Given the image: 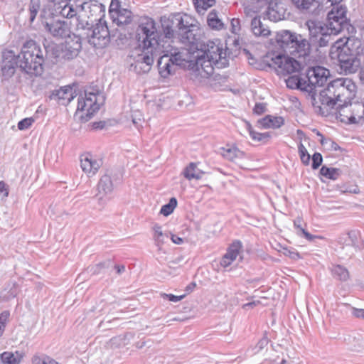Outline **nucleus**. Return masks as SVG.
Returning a JSON list of instances; mask_svg holds the SVG:
<instances>
[{
	"mask_svg": "<svg viewBox=\"0 0 364 364\" xmlns=\"http://www.w3.org/2000/svg\"><path fill=\"white\" fill-rule=\"evenodd\" d=\"M195 61L193 62L191 68L195 70L198 75L202 77H208L213 73V65L218 68L222 67L220 62H215L212 58H207L204 55H197L194 57Z\"/></svg>",
	"mask_w": 364,
	"mask_h": 364,
	"instance_id": "f3484780",
	"label": "nucleus"
},
{
	"mask_svg": "<svg viewBox=\"0 0 364 364\" xmlns=\"http://www.w3.org/2000/svg\"><path fill=\"white\" fill-rule=\"evenodd\" d=\"M356 85L349 78H337L319 92L317 107L322 115L335 114L336 118L346 124H356L353 115L351 100L355 97Z\"/></svg>",
	"mask_w": 364,
	"mask_h": 364,
	"instance_id": "f257e3e1",
	"label": "nucleus"
},
{
	"mask_svg": "<svg viewBox=\"0 0 364 364\" xmlns=\"http://www.w3.org/2000/svg\"><path fill=\"white\" fill-rule=\"evenodd\" d=\"M222 156L230 160L233 161L236 158H240L243 155V152L240 151L237 148L221 149Z\"/></svg>",
	"mask_w": 364,
	"mask_h": 364,
	"instance_id": "37998d69",
	"label": "nucleus"
},
{
	"mask_svg": "<svg viewBox=\"0 0 364 364\" xmlns=\"http://www.w3.org/2000/svg\"><path fill=\"white\" fill-rule=\"evenodd\" d=\"M331 76L329 70L321 67L305 68L304 71V79L306 85H309L307 92L311 95L312 104L317 107L318 102L316 99V88L322 87L326 83L328 78Z\"/></svg>",
	"mask_w": 364,
	"mask_h": 364,
	"instance_id": "1a4fd4ad",
	"label": "nucleus"
},
{
	"mask_svg": "<svg viewBox=\"0 0 364 364\" xmlns=\"http://www.w3.org/2000/svg\"><path fill=\"white\" fill-rule=\"evenodd\" d=\"M110 265V261H105L100 262L94 266L89 267L88 270L93 274H98L102 272V269L108 268Z\"/></svg>",
	"mask_w": 364,
	"mask_h": 364,
	"instance_id": "3c124183",
	"label": "nucleus"
},
{
	"mask_svg": "<svg viewBox=\"0 0 364 364\" xmlns=\"http://www.w3.org/2000/svg\"><path fill=\"white\" fill-rule=\"evenodd\" d=\"M153 230L154 231V239L155 245L158 247L159 250H161L162 245L165 243L166 239L168 238V235L162 232L161 227L159 224H155Z\"/></svg>",
	"mask_w": 364,
	"mask_h": 364,
	"instance_id": "ea45409f",
	"label": "nucleus"
},
{
	"mask_svg": "<svg viewBox=\"0 0 364 364\" xmlns=\"http://www.w3.org/2000/svg\"><path fill=\"white\" fill-rule=\"evenodd\" d=\"M246 124H247V130H248V132H249V134H250V135L251 138H252L254 141H259V135H260V133L255 132V131L252 129V127L251 124H250L249 122H247V123H246Z\"/></svg>",
	"mask_w": 364,
	"mask_h": 364,
	"instance_id": "e2e57ef3",
	"label": "nucleus"
},
{
	"mask_svg": "<svg viewBox=\"0 0 364 364\" xmlns=\"http://www.w3.org/2000/svg\"><path fill=\"white\" fill-rule=\"evenodd\" d=\"M284 255L292 259H298L300 258L299 253L295 251L294 249L284 248Z\"/></svg>",
	"mask_w": 364,
	"mask_h": 364,
	"instance_id": "bf43d9fd",
	"label": "nucleus"
},
{
	"mask_svg": "<svg viewBox=\"0 0 364 364\" xmlns=\"http://www.w3.org/2000/svg\"><path fill=\"white\" fill-rule=\"evenodd\" d=\"M352 314L356 318H364V309L352 307Z\"/></svg>",
	"mask_w": 364,
	"mask_h": 364,
	"instance_id": "338daca9",
	"label": "nucleus"
},
{
	"mask_svg": "<svg viewBox=\"0 0 364 364\" xmlns=\"http://www.w3.org/2000/svg\"><path fill=\"white\" fill-rule=\"evenodd\" d=\"M298 150L301 162L308 166L310 163L311 156L302 143L299 144Z\"/></svg>",
	"mask_w": 364,
	"mask_h": 364,
	"instance_id": "09e8293b",
	"label": "nucleus"
},
{
	"mask_svg": "<svg viewBox=\"0 0 364 364\" xmlns=\"http://www.w3.org/2000/svg\"><path fill=\"white\" fill-rule=\"evenodd\" d=\"M33 364H58L54 359L46 355H43L42 356L35 355L32 358Z\"/></svg>",
	"mask_w": 364,
	"mask_h": 364,
	"instance_id": "8fccbe9b",
	"label": "nucleus"
},
{
	"mask_svg": "<svg viewBox=\"0 0 364 364\" xmlns=\"http://www.w3.org/2000/svg\"><path fill=\"white\" fill-rule=\"evenodd\" d=\"M302 219L299 217L294 220V225L297 229V234L301 235V230H305L301 227Z\"/></svg>",
	"mask_w": 364,
	"mask_h": 364,
	"instance_id": "69168bd1",
	"label": "nucleus"
},
{
	"mask_svg": "<svg viewBox=\"0 0 364 364\" xmlns=\"http://www.w3.org/2000/svg\"><path fill=\"white\" fill-rule=\"evenodd\" d=\"M351 107L356 124L359 123L364 118V103L358 101L351 102Z\"/></svg>",
	"mask_w": 364,
	"mask_h": 364,
	"instance_id": "79ce46f5",
	"label": "nucleus"
},
{
	"mask_svg": "<svg viewBox=\"0 0 364 364\" xmlns=\"http://www.w3.org/2000/svg\"><path fill=\"white\" fill-rule=\"evenodd\" d=\"M22 358V353L18 351H6L0 354V364H19Z\"/></svg>",
	"mask_w": 364,
	"mask_h": 364,
	"instance_id": "c9c22d12",
	"label": "nucleus"
},
{
	"mask_svg": "<svg viewBox=\"0 0 364 364\" xmlns=\"http://www.w3.org/2000/svg\"><path fill=\"white\" fill-rule=\"evenodd\" d=\"M292 4L300 10L308 11L312 14H318L322 8V0H291Z\"/></svg>",
	"mask_w": 364,
	"mask_h": 364,
	"instance_id": "c85d7f7f",
	"label": "nucleus"
},
{
	"mask_svg": "<svg viewBox=\"0 0 364 364\" xmlns=\"http://www.w3.org/2000/svg\"><path fill=\"white\" fill-rule=\"evenodd\" d=\"M339 242L343 250L346 249L348 255H353L355 252L363 247V241L358 230H350L344 237H340Z\"/></svg>",
	"mask_w": 364,
	"mask_h": 364,
	"instance_id": "a211bd4d",
	"label": "nucleus"
},
{
	"mask_svg": "<svg viewBox=\"0 0 364 364\" xmlns=\"http://www.w3.org/2000/svg\"><path fill=\"white\" fill-rule=\"evenodd\" d=\"M119 179L118 174L112 169L106 170L105 173L101 176L97 186V193L95 197L98 200L100 205L104 207L107 203L105 198L111 194L114 190V182Z\"/></svg>",
	"mask_w": 364,
	"mask_h": 364,
	"instance_id": "ddd939ff",
	"label": "nucleus"
},
{
	"mask_svg": "<svg viewBox=\"0 0 364 364\" xmlns=\"http://www.w3.org/2000/svg\"><path fill=\"white\" fill-rule=\"evenodd\" d=\"M41 7L40 0H30L28 4V12H29V21L33 23L36 19V17L39 12Z\"/></svg>",
	"mask_w": 364,
	"mask_h": 364,
	"instance_id": "c03bdc74",
	"label": "nucleus"
},
{
	"mask_svg": "<svg viewBox=\"0 0 364 364\" xmlns=\"http://www.w3.org/2000/svg\"><path fill=\"white\" fill-rule=\"evenodd\" d=\"M121 8V3L119 0H112L109 6V12L112 16H114V15L118 12L122 10Z\"/></svg>",
	"mask_w": 364,
	"mask_h": 364,
	"instance_id": "864d4df0",
	"label": "nucleus"
},
{
	"mask_svg": "<svg viewBox=\"0 0 364 364\" xmlns=\"http://www.w3.org/2000/svg\"><path fill=\"white\" fill-rule=\"evenodd\" d=\"M154 43L158 45L161 53H166L171 58L172 61L176 66H186L188 63V67L192 66L193 60H192V54L186 48H178L170 42L160 41H154Z\"/></svg>",
	"mask_w": 364,
	"mask_h": 364,
	"instance_id": "9b49d317",
	"label": "nucleus"
},
{
	"mask_svg": "<svg viewBox=\"0 0 364 364\" xmlns=\"http://www.w3.org/2000/svg\"><path fill=\"white\" fill-rule=\"evenodd\" d=\"M34 122L32 117L25 118L18 123V128L19 130H25L28 129Z\"/></svg>",
	"mask_w": 364,
	"mask_h": 364,
	"instance_id": "6e6d98bb",
	"label": "nucleus"
},
{
	"mask_svg": "<svg viewBox=\"0 0 364 364\" xmlns=\"http://www.w3.org/2000/svg\"><path fill=\"white\" fill-rule=\"evenodd\" d=\"M43 9H48L53 11L52 13H53V16L59 18L63 17L71 18L76 16L77 14V11L70 3L60 5L57 4L56 6H51V4H48L45 6Z\"/></svg>",
	"mask_w": 364,
	"mask_h": 364,
	"instance_id": "bb28decb",
	"label": "nucleus"
},
{
	"mask_svg": "<svg viewBox=\"0 0 364 364\" xmlns=\"http://www.w3.org/2000/svg\"><path fill=\"white\" fill-rule=\"evenodd\" d=\"M284 120L282 117H274L267 115L257 121V123L262 128H279L284 124Z\"/></svg>",
	"mask_w": 364,
	"mask_h": 364,
	"instance_id": "f704fd0d",
	"label": "nucleus"
},
{
	"mask_svg": "<svg viewBox=\"0 0 364 364\" xmlns=\"http://www.w3.org/2000/svg\"><path fill=\"white\" fill-rule=\"evenodd\" d=\"M183 22H185V18L179 14L174 15L171 18L164 20L161 23V27L164 34V38L166 40H161L158 36H156V39L168 41L170 42V43H173V40L178 37V31H180V26L183 25ZM156 35H158L157 33Z\"/></svg>",
	"mask_w": 364,
	"mask_h": 364,
	"instance_id": "dca6fc26",
	"label": "nucleus"
},
{
	"mask_svg": "<svg viewBox=\"0 0 364 364\" xmlns=\"http://www.w3.org/2000/svg\"><path fill=\"white\" fill-rule=\"evenodd\" d=\"M204 172L199 170L194 163H191L183 171V175L188 180L200 179Z\"/></svg>",
	"mask_w": 364,
	"mask_h": 364,
	"instance_id": "e433bc0d",
	"label": "nucleus"
},
{
	"mask_svg": "<svg viewBox=\"0 0 364 364\" xmlns=\"http://www.w3.org/2000/svg\"><path fill=\"white\" fill-rule=\"evenodd\" d=\"M270 67H274L279 75H294L304 73L305 67L294 58L277 55L271 59Z\"/></svg>",
	"mask_w": 364,
	"mask_h": 364,
	"instance_id": "f8f14e48",
	"label": "nucleus"
},
{
	"mask_svg": "<svg viewBox=\"0 0 364 364\" xmlns=\"http://www.w3.org/2000/svg\"><path fill=\"white\" fill-rule=\"evenodd\" d=\"M157 66L160 75L164 78H166L168 76L173 75L177 68L176 64L166 53H163V55L159 58Z\"/></svg>",
	"mask_w": 364,
	"mask_h": 364,
	"instance_id": "a878e982",
	"label": "nucleus"
},
{
	"mask_svg": "<svg viewBox=\"0 0 364 364\" xmlns=\"http://www.w3.org/2000/svg\"><path fill=\"white\" fill-rule=\"evenodd\" d=\"M275 40L281 50L294 57H308L312 49V44L304 36L288 30L278 32Z\"/></svg>",
	"mask_w": 364,
	"mask_h": 364,
	"instance_id": "39448f33",
	"label": "nucleus"
},
{
	"mask_svg": "<svg viewBox=\"0 0 364 364\" xmlns=\"http://www.w3.org/2000/svg\"><path fill=\"white\" fill-rule=\"evenodd\" d=\"M326 25L328 26V28L332 31L333 35L338 34L345 29L348 30V26H350L348 20L336 16L333 11L328 13Z\"/></svg>",
	"mask_w": 364,
	"mask_h": 364,
	"instance_id": "393cba45",
	"label": "nucleus"
},
{
	"mask_svg": "<svg viewBox=\"0 0 364 364\" xmlns=\"http://www.w3.org/2000/svg\"><path fill=\"white\" fill-rule=\"evenodd\" d=\"M0 193L5 197L9 195L8 186L4 181H0Z\"/></svg>",
	"mask_w": 364,
	"mask_h": 364,
	"instance_id": "774afa93",
	"label": "nucleus"
},
{
	"mask_svg": "<svg viewBox=\"0 0 364 364\" xmlns=\"http://www.w3.org/2000/svg\"><path fill=\"white\" fill-rule=\"evenodd\" d=\"M76 30L79 32L83 38L96 48H102L107 46L110 41V34L105 21H100L95 26L88 21L84 23L79 20V17L76 19Z\"/></svg>",
	"mask_w": 364,
	"mask_h": 364,
	"instance_id": "423d86ee",
	"label": "nucleus"
},
{
	"mask_svg": "<svg viewBox=\"0 0 364 364\" xmlns=\"http://www.w3.org/2000/svg\"><path fill=\"white\" fill-rule=\"evenodd\" d=\"M156 28L154 21L149 17H143L139 20L135 38L139 47H142V53L138 55L134 63H145V70H150L154 63V56L160 54L159 48L154 41L156 39Z\"/></svg>",
	"mask_w": 364,
	"mask_h": 364,
	"instance_id": "f03ea898",
	"label": "nucleus"
},
{
	"mask_svg": "<svg viewBox=\"0 0 364 364\" xmlns=\"http://www.w3.org/2000/svg\"><path fill=\"white\" fill-rule=\"evenodd\" d=\"M285 81L287 86L291 89H299L307 92L308 87H309L306 85L304 79V73L291 75Z\"/></svg>",
	"mask_w": 364,
	"mask_h": 364,
	"instance_id": "2f4dec72",
	"label": "nucleus"
},
{
	"mask_svg": "<svg viewBox=\"0 0 364 364\" xmlns=\"http://www.w3.org/2000/svg\"><path fill=\"white\" fill-rule=\"evenodd\" d=\"M194 6L198 12L207 10L215 4V0H193Z\"/></svg>",
	"mask_w": 364,
	"mask_h": 364,
	"instance_id": "49530a36",
	"label": "nucleus"
},
{
	"mask_svg": "<svg viewBox=\"0 0 364 364\" xmlns=\"http://www.w3.org/2000/svg\"><path fill=\"white\" fill-rule=\"evenodd\" d=\"M337 50L338 61L345 74L355 73L362 66V60H364V42L360 39L348 38Z\"/></svg>",
	"mask_w": 364,
	"mask_h": 364,
	"instance_id": "7ed1b4c3",
	"label": "nucleus"
},
{
	"mask_svg": "<svg viewBox=\"0 0 364 364\" xmlns=\"http://www.w3.org/2000/svg\"><path fill=\"white\" fill-rule=\"evenodd\" d=\"M344 341L348 348L354 352L360 353L364 350V340L358 333H353L347 336Z\"/></svg>",
	"mask_w": 364,
	"mask_h": 364,
	"instance_id": "7c9ffc66",
	"label": "nucleus"
},
{
	"mask_svg": "<svg viewBox=\"0 0 364 364\" xmlns=\"http://www.w3.org/2000/svg\"><path fill=\"white\" fill-rule=\"evenodd\" d=\"M333 6L332 9L330 11H333L336 16L342 17L345 20H348L346 17L347 8L343 4L338 3L336 4H331Z\"/></svg>",
	"mask_w": 364,
	"mask_h": 364,
	"instance_id": "de8ad7c7",
	"label": "nucleus"
},
{
	"mask_svg": "<svg viewBox=\"0 0 364 364\" xmlns=\"http://www.w3.org/2000/svg\"><path fill=\"white\" fill-rule=\"evenodd\" d=\"M102 166V160L96 159L90 153H85L80 156L81 168L89 177L95 176Z\"/></svg>",
	"mask_w": 364,
	"mask_h": 364,
	"instance_id": "412c9836",
	"label": "nucleus"
},
{
	"mask_svg": "<svg viewBox=\"0 0 364 364\" xmlns=\"http://www.w3.org/2000/svg\"><path fill=\"white\" fill-rule=\"evenodd\" d=\"M81 43L80 40L67 41L65 43H61V55L60 63H63L65 61L70 60L76 58L80 50H81Z\"/></svg>",
	"mask_w": 364,
	"mask_h": 364,
	"instance_id": "5701e85b",
	"label": "nucleus"
},
{
	"mask_svg": "<svg viewBox=\"0 0 364 364\" xmlns=\"http://www.w3.org/2000/svg\"><path fill=\"white\" fill-rule=\"evenodd\" d=\"M10 316V313L8 311H4L0 314V338L2 336L6 323L9 320V317Z\"/></svg>",
	"mask_w": 364,
	"mask_h": 364,
	"instance_id": "603ef678",
	"label": "nucleus"
},
{
	"mask_svg": "<svg viewBox=\"0 0 364 364\" xmlns=\"http://www.w3.org/2000/svg\"><path fill=\"white\" fill-rule=\"evenodd\" d=\"M188 16H185V22L180 26L178 31V38L183 43L194 45L197 43L198 28L196 26L189 23L187 21Z\"/></svg>",
	"mask_w": 364,
	"mask_h": 364,
	"instance_id": "4be33fe9",
	"label": "nucleus"
},
{
	"mask_svg": "<svg viewBox=\"0 0 364 364\" xmlns=\"http://www.w3.org/2000/svg\"><path fill=\"white\" fill-rule=\"evenodd\" d=\"M242 248V243L240 241L234 242L228 249L227 252L224 255L220 260V265L227 267L235 261L240 254Z\"/></svg>",
	"mask_w": 364,
	"mask_h": 364,
	"instance_id": "cd10ccee",
	"label": "nucleus"
},
{
	"mask_svg": "<svg viewBox=\"0 0 364 364\" xmlns=\"http://www.w3.org/2000/svg\"><path fill=\"white\" fill-rule=\"evenodd\" d=\"M145 63H134L131 64V70H133L137 74L146 73L149 70H145Z\"/></svg>",
	"mask_w": 364,
	"mask_h": 364,
	"instance_id": "4d7b16f0",
	"label": "nucleus"
},
{
	"mask_svg": "<svg viewBox=\"0 0 364 364\" xmlns=\"http://www.w3.org/2000/svg\"><path fill=\"white\" fill-rule=\"evenodd\" d=\"M20 70L31 76H40L43 72L44 54L34 41L23 43L21 53L16 55Z\"/></svg>",
	"mask_w": 364,
	"mask_h": 364,
	"instance_id": "20e7f679",
	"label": "nucleus"
},
{
	"mask_svg": "<svg viewBox=\"0 0 364 364\" xmlns=\"http://www.w3.org/2000/svg\"><path fill=\"white\" fill-rule=\"evenodd\" d=\"M207 23L208 26L216 30H220L224 28V24L222 21L218 18L217 12L213 10L210 11L207 17Z\"/></svg>",
	"mask_w": 364,
	"mask_h": 364,
	"instance_id": "a19ab883",
	"label": "nucleus"
},
{
	"mask_svg": "<svg viewBox=\"0 0 364 364\" xmlns=\"http://www.w3.org/2000/svg\"><path fill=\"white\" fill-rule=\"evenodd\" d=\"M202 50L203 55L212 58L215 62H220L221 66H225L228 64L226 51H223V48L215 42L208 41L207 44L203 45Z\"/></svg>",
	"mask_w": 364,
	"mask_h": 364,
	"instance_id": "6ab92c4d",
	"label": "nucleus"
},
{
	"mask_svg": "<svg viewBox=\"0 0 364 364\" xmlns=\"http://www.w3.org/2000/svg\"><path fill=\"white\" fill-rule=\"evenodd\" d=\"M51 12L53 11L48 9H43L41 11L40 18L44 29L56 38L69 37L70 28L68 22L53 16Z\"/></svg>",
	"mask_w": 364,
	"mask_h": 364,
	"instance_id": "6e6552de",
	"label": "nucleus"
},
{
	"mask_svg": "<svg viewBox=\"0 0 364 364\" xmlns=\"http://www.w3.org/2000/svg\"><path fill=\"white\" fill-rule=\"evenodd\" d=\"M144 16H142V18ZM112 18L113 22L116 23L118 26H124L136 21L139 23V20L141 17L138 18L137 16H132L131 11L124 9L120 11H118L114 16H112Z\"/></svg>",
	"mask_w": 364,
	"mask_h": 364,
	"instance_id": "c756f323",
	"label": "nucleus"
},
{
	"mask_svg": "<svg viewBox=\"0 0 364 364\" xmlns=\"http://www.w3.org/2000/svg\"><path fill=\"white\" fill-rule=\"evenodd\" d=\"M44 48V62L48 61L53 64L60 63L62 48L61 43L57 44L53 42L46 41L43 43Z\"/></svg>",
	"mask_w": 364,
	"mask_h": 364,
	"instance_id": "b1692460",
	"label": "nucleus"
},
{
	"mask_svg": "<svg viewBox=\"0 0 364 364\" xmlns=\"http://www.w3.org/2000/svg\"><path fill=\"white\" fill-rule=\"evenodd\" d=\"M105 97L97 87H90L87 88L84 95H80L77 100V113L79 111L85 112V116L81 118L88 121L97 112L101 105L105 102Z\"/></svg>",
	"mask_w": 364,
	"mask_h": 364,
	"instance_id": "0eeeda50",
	"label": "nucleus"
},
{
	"mask_svg": "<svg viewBox=\"0 0 364 364\" xmlns=\"http://www.w3.org/2000/svg\"><path fill=\"white\" fill-rule=\"evenodd\" d=\"M240 30V21L239 18H232L231 20V31L233 33H237Z\"/></svg>",
	"mask_w": 364,
	"mask_h": 364,
	"instance_id": "680f3d73",
	"label": "nucleus"
},
{
	"mask_svg": "<svg viewBox=\"0 0 364 364\" xmlns=\"http://www.w3.org/2000/svg\"><path fill=\"white\" fill-rule=\"evenodd\" d=\"M331 273L336 279L341 282H346L350 278L348 270L345 267L340 264L333 266Z\"/></svg>",
	"mask_w": 364,
	"mask_h": 364,
	"instance_id": "4c0bfd02",
	"label": "nucleus"
},
{
	"mask_svg": "<svg viewBox=\"0 0 364 364\" xmlns=\"http://www.w3.org/2000/svg\"><path fill=\"white\" fill-rule=\"evenodd\" d=\"M161 296L163 299H168L170 301L178 302V301L182 300L185 297V295L183 294V295H181V296H175L171 294H166V293H161Z\"/></svg>",
	"mask_w": 364,
	"mask_h": 364,
	"instance_id": "13d9d810",
	"label": "nucleus"
},
{
	"mask_svg": "<svg viewBox=\"0 0 364 364\" xmlns=\"http://www.w3.org/2000/svg\"><path fill=\"white\" fill-rule=\"evenodd\" d=\"M177 205V200L176 198H171L170 200H169V202L166 204V205H164L161 208V210H160V213L162 214L164 216H168L170 214H171L175 208L176 207Z\"/></svg>",
	"mask_w": 364,
	"mask_h": 364,
	"instance_id": "a18cd8bd",
	"label": "nucleus"
},
{
	"mask_svg": "<svg viewBox=\"0 0 364 364\" xmlns=\"http://www.w3.org/2000/svg\"><path fill=\"white\" fill-rule=\"evenodd\" d=\"M251 31L255 36L266 37L270 34V30L261 21L259 17H255L251 20Z\"/></svg>",
	"mask_w": 364,
	"mask_h": 364,
	"instance_id": "473e14b6",
	"label": "nucleus"
},
{
	"mask_svg": "<svg viewBox=\"0 0 364 364\" xmlns=\"http://www.w3.org/2000/svg\"><path fill=\"white\" fill-rule=\"evenodd\" d=\"M264 5H267L265 16L270 21L277 22L284 18L286 8L282 2L278 0H264Z\"/></svg>",
	"mask_w": 364,
	"mask_h": 364,
	"instance_id": "aec40b11",
	"label": "nucleus"
},
{
	"mask_svg": "<svg viewBox=\"0 0 364 364\" xmlns=\"http://www.w3.org/2000/svg\"><path fill=\"white\" fill-rule=\"evenodd\" d=\"M266 110V106L264 103H257L254 107V112L257 114L264 113Z\"/></svg>",
	"mask_w": 364,
	"mask_h": 364,
	"instance_id": "0e129e2a",
	"label": "nucleus"
},
{
	"mask_svg": "<svg viewBox=\"0 0 364 364\" xmlns=\"http://www.w3.org/2000/svg\"><path fill=\"white\" fill-rule=\"evenodd\" d=\"M82 12L80 17L90 18L92 23L94 21H103L105 13V6L97 0H88L84 1L80 6Z\"/></svg>",
	"mask_w": 364,
	"mask_h": 364,
	"instance_id": "2eb2a0df",
	"label": "nucleus"
},
{
	"mask_svg": "<svg viewBox=\"0 0 364 364\" xmlns=\"http://www.w3.org/2000/svg\"><path fill=\"white\" fill-rule=\"evenodd\" d=\"M16 68H19V63L14 52L13 50L4 51L0 73V80L3 85L8 82L14 76Z\"/></svg>",
	"mask_w": 364,
	"mask_h": 364,
	"instance_id": "4468645a",
	"label": "nucleus"
},
{
	"mask_svg": "<svg viewBox=\"0 0 364 364\" xmlns=\"http://www.w3.org/2000/svg\"><path fill=\"white\" fill-rule=\"evenodd\" d=\"M51 97L57 98L62 105H66L73 99V89L70 87H61L53 92Z\"/></svg>",
	"mask_w": 364,
	"mask_h": 364,
	"instance_id": "72a5a7b5",
	"label": "nucleus"
},
{
	"mask_svg": "<svg viewBox=\"0 0 364 364\" xmlns=\"http://www.w3.org/2000/svg\"><path fill=\"white\" fill-rule=\"evenodd\" d=\"M311 159H312V164H311L312 168L317 169L322 164V161H323L322 155L318 152H316L313 154Z\"/></svg>",
	"mask_w": 364,
	"mask_h": 364,
	"instance_id": "5fc2aeb1",
	"label": "nucleus"
},
{
	"mask_svg": "<svg viewBox=\"0 0 364 364\" xmlns=\"http://www.w3.org/2000/svg\"><path fill=\"white\" fill-rule=\"evenodd\" d=\"M319 173L328 179L336 180L342 174V170L338 168H329L323 166L320 169Z\"/></svg>",
	"mask_w": 364,
	"mask_h": 364,
	"instance_id": "58836bf2",
	"label": "nucleus"
},
{
	"mask_svg": "<svg viewBox=\"0 0 364 364\" xmlns=\"http://www.w3.org/2000/svg\"><path fill=\"white\" fill-rule=\"evenodd\" d=\"M18 294V285L16 283L12 284V287L8 291V294L5 295L6 299L15 298Z\"/></svg>",
	"mask_w": 364,
	"mask_h": 364,
	"instance_id": "052dcab7",
	"label": "nucleus"
},
{
	"mask_svg": "<svg viewBox=\"0 0 364 364\" xmlns=\"http://www.w3.org/2000/svg\"><path fill=\"white\" fill-rule=\"evenodd\" d=\"M306 26L309 30V43L312 48L326 47L331 40L332 31L326 25V23L316 21L308 20Z\"/></svg>",
	"mask_w": 364,
	"mask_h": 364,
	"instance_id": "9d476101",
	"label": "nucleus"
}]
</instances>
